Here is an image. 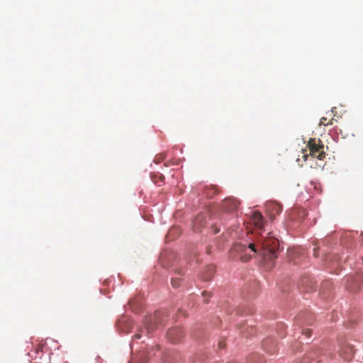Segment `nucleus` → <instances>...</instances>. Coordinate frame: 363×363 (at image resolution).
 <instances>
[{"label": "nucleus", "instance_id": "obj_1", "mask_svg": "<svg viewBox=\"0 0 363 363\" xmlns=\"http://www.w3.org/2000/svg\"><path fill=\"white\" fill-rule=\"evenodd\" d=\"M279 247V240L272 236L271 233H269L267 236L257 238L256 243H249L247 246L241 243H236L233 245L232 250L240 255V259L242 262H245L252 256L248 252L254 254L259 252L264 259L272 261L277 258Z\"/></svg>", "mask_w": 363, "mask_h": 363}, {"label": "nucleus", "instance_id": "obj_2", "mask_svg": "<svg viewBox=\"0 0 363 363\" xmlns=\"http://www.w3.org/2000/svg\"><path fill=\"white\" fill-rule=\"evenodd\" d=\"M307 147L309 149L311 157H316L320 160L325 157L324 145L320 139L310 138Z\"/></svg>", "mask_w": 363, "mask_h": 363}, {"label": "nucleus", "instance_id": "obj_3", "mask_svg": "<svg viewBox=\"0 0 363 363\" xmlns=\"http://www.w3.org/2000/svg\"><path fill=\"white\" fill-rule=\"evenodd\" d=\"M339 355L345 361L352 359L354 354V350L352 345L347 342L340 344Z\"/></svg>", "mask_w": 363, "mask_h": 363}, {"label": "nucleus", "instance_id": "obj_4", "mask_svg": "<svg viewBox=\"0 0 363 363\" xmlns=\"http://www.w3.org/2000/svg\"><path fill=\"white\" fill-rule=\"evenodd\" d=\"M240 205V202L235 198H226L223 200L222 208L226 212H233L236 211Z\"/></svg>", "mask_w": 363, "mask_h": 363}, {"label": "nucleus", "instance_id": "obj_5", "mask_svg": "<svg viewBox=\"0 0 363 363\" xmlns=\"http://www.w3.org/2000/svg\"><path fill=\"white\" fill-rule=\"evenodd\" d=\"M184 336L182 329L174 328L167 332V337L173 342H179Z\"/></svg>", "mask_w": 363, "mask_h": 363}, {"label": "nucleus", "instance_id": "obj_6", "mask_svg": "<svg viewBox=\"0 0 363 363\" xmlns=\"http://www.w3.org/2000/svg\"><path fill=\"white\" fill-rule=\"evenodd\" d=\"M267 211L269 214L271 220H274L275 216L279 214L282 211V207L277 203H269L267 204Z\"/></svg>", "mask_w": 363, "mask_h": 363}, {"label": "nucleus", "instance_id": "obj_7", "mask_svg": "<svg viewBox=\"0 0 363 363\" xmlns=\"http://www.w3.org/2000/svg\"><path fill=\"white\" fill-rule=\"evenodd\" d=\"M160 316V313H157L155 314L154 318H149L145 321L144 324L148 333H152L155 330L158 324L157 319Z\"/></svg>", "mask_w": 363, "mask_h": 363}, {"label": "nucleus", "instance_id": "obj_8", "mask_svg": "<svg viewBox=\"0 0 363 363\" xmlns=\"http://www.w3.org/2000/svg\"><path fill=\"white\" fill-rule=\"evenodd\" d=\"M251 221L258 229H262L264 227V218L262 215L258 211L253 213L251 218Z\"/></svg>", "mask_w": 363, "mask_h": 363}, {"label": "nucleus", "instance_id": "obj_9", "mask_svg": "<svg viewBox=\"0 0 363 363\" xmlns=\"http://www.w3.org/2000/svg\"><path fill=\"white\" fill-rule=\"evenodd\" d=\"M206 223L205 216L203 214L198 215L193 221V228L194 231L199 232L201 228L205 225Z\"/></svg>", "mask_w": 363, "mask_h": 363}, {"label": "nucleus", "instance_id": "obj_10", "mask_svg": "<svg viewBox=\"0 0 363 363\" xmlns=\"http://www.w3.org/2000/svg\"><path fill=\"white\" fill-rule=\"evenodd\" d=\"M298 286L303 289V290L308 291L313 289V285L312 280L309 277H305L300 280Z\"/></svg>", "mask_w": 363, "mask_h": 363}, {"label": "nucleus", "instance_id": "obj_11", "mask_svg": "<svg viewBox=\"0 0 363 363\" xmlns=\"http://www.w3.org/2000/svg\"><path fill=\"white\" fill-rule=\"evenodd\" d=\"M164 179V177L162 174H158L152 176V182L157 184L158 186L161 185V183L163 182Z\"/></svg>", "mask_w": 363, "mask_h": 363}, {"label": "nucleus", "instance_id": "obj_12", "mask_svg": "<svg viewBox=\"0 0 363 363\" xmlns=\"http://www.w3.org/2000/svg\"><path fill=\"white\" fill-rule=\"evenodd\" d=\"M218 192V189L217 187L216 186H213L212 188L211 189H207L206 190V196L208 197H212L213 195H215L216 194H217Z\"/></svg>", "mask_w": 363, "mask_h": 363}, {"label": "nucleus", "instance_id": "obj_13", "mask_svg": "<svg viewBox=\"0 0 363 363\" xmlns=\"http://www.w3.org/2000/svg\"><path fill=\"white\" fill-rule=\"evenodd\" d=\"M172 285L174 288H177L181 284V279L180 278H172Z\"/></svg>", "mask_w": 363, "mask_h": 363}, {"label": "nucleus", "instance_id": "obj_14", "mask_svg": "<svg viewBox=\"0 0 363 363\" xmlns=\"http://www.w3.org/2000/svg\"><path fill=\"white\" fill-rule=\"evenodd\" d=\"M303 334H305L306 337H310L311 336L312 331L310 329H306L303 330Z\"/></svg>", "mask_w": 363, "mask_h": 363}, {"label": "nucleus", "instance_id": "obj_15", "mask_svg": "<svg viewBox=\"0 0 363 363\" xmlns=\"http://www.w3.org/2000/svg\"><path fill=\"white\" fill-rule=\"evenodd\" d=\"M325 121H326V118L323 117V118L320 119V125H328L329 123H325Z\"/></svg>", "mask_w": 363, "mask_h": 363}, {"label": "nucleus", "instance_id": "obj_16", "mask_svg": "<svg viewBox=\"0 0 363 363\" xmlns=\"http://www.w3.org/2000/svg\"><path fill=\"white\" fill-rule=\"evenodd\" d=\"M218 347H219V348H223L224 347V343L223 342H219Z\"/></svg>", "mask_w": 363, "mask_h": 363}, {"label": "nucleus", "instance_id": "obj_17", "mask_svg": "<svg viewBox=\"0 0 363 363\" xmlns=\"http://www.w3.org/2000/svg\"><path fill=\"white\" fill-rule=\"evenodd\" d=\"M140 334H135L134 335L133 337L134 339H140Z\"/></svg>", "mask_w": 363, "mask_h": 363}, {"label": "nucleus", "instance_id": "obj_18", "mask_svg": "<svg viewBox=\"0 0 363 363\" xmlns=\"http://www.w3.org/2000/svg\"><path fill=\"white\" fill-rule=\"evenodd\" d=\"M207 295H208V296H210V294H209L208 292H207V291H203V296H207Z\"/></svg>", "mask_w": 363, "mask_h": 363}, {"label": "nucleus", "instance_id": "obj_19", "mask_svg": "<svg viewBox=\"0 0 363 363\" xmlns=\"http://www.w3.org/2000/svg\"><path fill=\"white\" fill-rule=\"evenodd\" d=\"M313 251H314V253H313L314 256H315V257H317V256H318V255H317V249H316V248H314Z\"/></svg>", "mask_w": 363, "mask_h": 363}, {"label": "nucleus", "instance_id": "obj_20", "mask_svg": "<svg viewBox=\"0 0 363 363\" xmlns=\"http://www.w3.org/2000/svg\"><path fill=\"white\" fill-rule=\"evenodd\" d=\"M211 274L209 276L204 277L203 279L206 280H208L211 278Z\"/></svg>", "mask_w": 363, "mask_h": 363}, {"label": "nucleus", "instance_id": "obj_21", "mask_svg": "<svg viewBox=\"0 0 363 363\" xmlns=\"http://www.w3.org/2000/svg\"><path fill=\"white\" fill-rule=\"evenodd\" d=\"M303 157H304V160H306L308 157V155H306L303 156Z\"/></svg>", "mask_w": 363, "mask_h": 363}, {"label": "nucleus", "instance_id": "obj_22", "mask_svg": "<svg viewBox=\"0 0 363 363\" xmlns=\"http://www.w3.org/2000/svg\"><path fill=\"white\" fill-rule=\"evenodd\" d=\"M218 232H219V229H216L215 231H214V233L216 234V233H217Z\"/></svg>", "mask_w": 363, "mask_h": 363}, {"label": "nucleus", "instance_id": "obj_23", "mask_svg": "<svg viewBox=\"0 0 363 363\" xmlns=\"http://www.w3.org/2000/svg\"><path fill=\"white\" fill-rule=\"evenodd\" d=\"M207 253H208V254H210V253H211V252H210V249H209V248H208V249H207Z\"/></svg>", "mask_w": 363, "mask_h": 363}, {"label": "nucleus", "instance_id": "obj_24", "mask_svg": "<svg viewBox=\"0 0 363 363\" xmlns=\"http://www.w3.org/2000/svg\"><path fill=\"white\" fill-rule=\"evenodd\" d=\"M211 270L213 272V267H211Z\"/></svg>", "mask_w": 363, "mask_h": 363}]
</instances>
